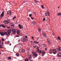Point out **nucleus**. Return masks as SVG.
I'll return each instance as SVG.
<instances>
[{"label":"nucleus","mask_w":61,"mask_h":61,"mask_svg":"<svg viewBox=\"0 0 61 61\" xmlns=\"http://www.w3.org/2000/svg\"><path fill=\"white\" fill-rule=\"evenodd\" d=\"M10 20H5L4 21V22L5 24H7L9 23H10Z\"/></svg>","instance_id":"f257e3e1"},{"label":"nucleus","mask_w":61,"mask_h":61,"mask_svg":"<svg viewBox=\"0 0 61 61\" xmlns=\"http://www.w3.org/2000/svg\"><path fill=\"white\" fill-rule=\"evenodd\" d=\"M32 54H33V56H34L35 57H36L37 56H38V54H36V53H35V52H32Z\"/></svg>","instance_id":"f03ea898"},{"label":"nucleus","mask_w":61,"mask_h":61,"mask_svg":"<svg viewBox=\"0 0 61 61\" xmlns=\"http://www.w3.org/2000/svg\"><path fill=\"white\" fill-rule=\"evenodd\" d=\"M26 39L25 37H24L22 38V39H21V41L22 42H25L26 41Z\"/></svg>","instance_id":"7ed1b4c3"},{"label":"nucleus","mask_w":61,"mask_h":61,"mask_svg":"<svg viewBox=\"0 0 61 61\" xmlns=\"http://www.w3.org/2000/svg\"><path fill=\"white\" fill-rule=\"evenodd\" d=\"M11 30H8V34L10 36V34H11Z\"/></svg>","instance_id":"20e7f679"},{"label":"nucleus","mask_w":61,"mask_h":61,"mask_svg":"<svg viewBox=\"0 0 61 61\" xmlns=\"http://www.w3.org/2000/svg\"><path fill=\"white\" fill-rule=\"evenodd\" d=\"M12 31L13 33H14V34H13V35H15V32H16V31L15 30V29H13L12 30Z\"/></svg>","instance_id":"39448f33"},{"label":"nucleus","mask_w":61,"mask_h":61,"mask_svg":"<svg viewBox=\"0 0 61 61\" xmlns=\"http://www.w3.org/2000/svg\"><path fill=\"white\" fill-rule=\"evenodd\" d=\"M4 35H6L7 36H9V35H8V33L7 34V32H4Z\"/></svg>","instance_id":"423d86ee"},{"label":"nucleus","mask_w":61,"mask_h":61,"mask_svg":"<svg viewBox=\"0 0 61 61\" xmlns=\"http://www.w3.org/2000/svg\"><path fill=\"white\" fill-rule=\"evenodd\" d=\"M7 14H9V15H11V11L10 10H9V11H7Z\"/></svg>","instance_id":"0eeeda50"},{"label":"nucleus","mask_w":61,"mask_h":61,"mask_svg":"<svg viewBox=\"0 0 61 61\" xmlns=\"http://www.w3.org/2000/svg\"><path fill=\"white\" fill-rule=\"evenodd\" d=\"M19 28H20V29H21V28H23V26L21 25L20 24H19L18 25Z\"/></svg>","instance_id":"6e6552de"},{"label":"nucleus","mask_w":61,"mask_h":61,"mask_svg":"<svg viewBox=\"0 0 61 61\" xmlns=\"http://www.w3.org/2000/svg\"><path fill=\"white\" fill-rule=\"evenodd\" d=\"M17 35H18V34H19L20 33V30H17Z\"/></svg>","instance_id":"1a4fd4ad"},{"label":"nucleus","mask_w":61,"mask_h":61,"mask_svg":"<svg viewBox=\"0 0 61 61\" xmlns=\"http://www.w3.org/2000/svg\"><path fill=\"white\" fill-rule=\"evenodd\" d=\"M56 50H54L53 51L54 54H56Z\"/></svg>","instance_id":"9d476101"},{"label":"nucleus","mask_w":61,"mask_h":61,"mask_svg":"<svg viewBox=\"0 0 61 61\" xmlns=\"http://www.w3.org/2000/svg\"><path fill=\"white\" fill-rule=\"evenodd\" d=\"M0 35L2 36H4V32H1L0 33Z\"/></svg>","instance_id":"9b49d317"},{"label":"nucleus","mask_w":61,"mask_h":61,"mask_svg":"<svg viewBox=\"0 0 61 61\" xmlns=\"http://www.w3.org/2000/svg\"><path fill=\"white\" fill-rule=\"evenodd\" d=\"M44 33V32L43 31L42 32V33L43 34V36H45V37H46V33Z\"/></svg>","instance_id":"f8f14e48"},{"label":"nucleus","mask_w":61,"mask_h":61,"mask_svg":"<svg viewBox=\"0 0 61 61\" xmlns=\"http://www.w3.org/2000/svg\"><path fill=\"white\" fill-rule=\"evenodd\" d=\"M50 51H49V53H50L51 54L52 53V52H53V50L52 49H51L50 50Z\"/></svg>","instance_id":"ddd939ff"},{"label":"nucleus","mask_w":61,"mask_h":61,"mask_svg":"<svg viewBox=\"0 0 61 61\" xmlns=\"http://www.w3.org/2000/svg\"><path fill=\"white\" fill-rule=\"evenodd\" d=\"M36 48L37 49V51H38V52H39V47L38 46H36Z\"/></svg>","instance_id":"4468645a"},{"label":"nucleus","mask_w":61,"mask_h":61,"mask_svg":"<svg viewBox=\"0 0 61 61\" xmlns=\"http://www.w3.org/2000/svg\"><path fill=\"white\" fill-rule=\"evenodd\" d=\"M25 52V49H23L22 50H21L22 53H24Z\"/></svg>","instance_id":"2eb2a0df"},{"label":"nucleus","mask_w":61,"mask_h":61,"mask_svg":"<svg viewBox=\"0 0 61 61\" xmlns=\"http://www.w3.org/2000/svg\"><path fill=\"white\" fill-rule=\"evenodd\" d=\"M61 56V53H59L58 54V57H60Z\"/></svg>","instance_id":"dca6fc26"},{"label":"nucleus","mask_w":61,"mask_h":61,"mask_svg":"<svg viewBox=\"0 0 61 61\" xmlns=\"http://www.w3.org/2000/svg\"><path fill=\"white\" fill-rule=\"evenodd\" d=\"M42 54H44V55H42V56H44L45 54H45V52L44 51H42V52H41Z\"/></svg>","instance_id":"f3484780"},{"label":"nucleus","mask_w":61,"mask_h":61,"mask_svg":"<svg viewBox=\"0 0 61 61\" xmlns=\"http://www.w3.org/2000/svg\"><path fill=\"white\" fill-rule=\"evenodd\" d=\"M48 43L49 45H50L51 44V42H50V41H48Z\"/></svg>","instance_id":"a211bd4d"},{"label":"nucleus","mask_w":61,"mask_h":61,"mask_svg":"<svg viewBox=\"0 0 61 61\" xmlns=\"http://www.w3.org/2000/svg\"><path fill=\"white\" fill-rule=\"evenodd\" d=\"M4 14L3 13H2L1 14V15H0V17H1V16L2 17H3V16H4Z\"/></svg>","instance_id":"6ab92c4d"},{"label":"nucleus","mask_w":61,"mask_h":61,"mask_svg":"<svg viewBox=\"0 0 61 61\" xmlns=\"http://www.w3.org/2000/svg\"><path fill=\"white\" fill-rule=\"evenodd\" d=\"M58 50L59 51H61V49L60 47L58 48Z\"/></svg>","instance_id":"aec40b11"},{"label":"nucleus","mask_w":61,"mask_h":61,"mask_svg":"<svg viewBox=\"0 0 61 61\" xmlns=\"http://www.w3.org/2000/svg\"><path fill=\"white\" fill-rule=\"evenodd\" d=\"M1 26H2V27H3L4 28H5V26H4L3 24H2Z\"/></svg>","instance_id":"412c9836"},{"label":"nucleus","mask_w":61,"mask_h":61,"mask_svg":"<svg viewBox=\"0 0 61 61\" xmlns=\"http://www.w3.org/2000/svg\"><path fill=\"white\" fill-rule=\"evenodd\" d=\"M32 23H33V24H34V25H35V24H36V22H35V21H33L32 22Z\"/></svg>","instance_id":"4be33fe9"},{"label":"nucleus","mask_w":61,"mask_h":61,"mask_svg":"<svg viewBox=\"0 0 61 61\" xmlns=\"http://www.w3.org/2000/svg\"><path fill=\"white\" fill-rule=\"evenodd\" d=\"M34 43H36V44H38V43H39V42L36 41H34Z\"/></svg>","instance_id":"5701e85b"},{"label":"nucleus","mask_w":61,"mask_h":61,"mask_svg":"<svg viewBox=\"0 0 61 61\" xmlns=\"http://www.w3.org/2000/svg\"><path fill=\"white\" fill-rule=\"evenodd\" d=\"M61 15V13H59L58 14V15L59 16V15Z\"/></svg>","instance_id":"b1692460"},{"label":"nucleus","mask_w":61,"mask_h":61,"mask_svg":"<svg viewBox=\"0 0 61 61\" xmlns=\"http://www.w3.org/2000/svg\"><path fill=\"white\" fill-rule=\"evenodd\" d=\"M16 37H19V34H17V35L16 36Z\"/></svg>","instance_id":"393cba45"},{"label":"nucleus","mask_w":61,"mask_h":61,"mask_svg":"<svg viewBox=\"0 0 61 61\" xmlns=\"http://www.w3.org/2000/svg\"><path fill=\"white\" fill-rule=\"evenodd\" d=\"M42 45L44 47H46V45L45 44H43Z\"/></svg>","instance_id":"a878e982"},{"label":"nucleus","mask_w":61,"mask_h":61,"mask_svg":"<svg viewBox=\"0 0 61 61\" xmlns=\"http://www.w3.org/2000/svg\"><path fill=\"white\" fill-rule=\"evenodd\" d=\"M42 51L41 50H40L39 53L40 54H41V53H42Z\"/></svg>","instance_id":"bb28decb"},{"label":"nucleus","mask_w":61,"mask_h":61,"mask_svg":"<svg viewBox=\"0 0 61 61\" xmlns=\"http://www.w3.org/2000/svg\"><path fill=\"white\" fill-rule=\"evenodd\" d=\"M45 15L46 16H47V13H45Z\"/></svg>","instance_id":"cd10ccee"},{"label":"nucleus","mask_w":61,"mask_h":61,"mask_svg":"<svg viewBox=\"0 0 61 61\" xmlns=\"http://www.w3.org/2000/svg\"><path fill=\"white\" fill-rule=\"evenodd\" d=\"M16 56H19V53H18L16 54Z\"/></svg>","instance_id":"c85d7f7f"},{"label":"nucleus","mask_w":61,"mask_h":61,"mask_svg":"<svg viewBox=\"0 0 61 61\" xmlns=\"http://www.w3.org/2000/svg\"><path fill=\"white\" fill-rule=\"evenodd\" d=\"M58 39H59V40H60L61 39V38H60V37L59 36L58 37Z\"/></svg>","instance_id":"c756f323"},{"label":"nucleus","mask_w":61,"mask_h":61,"mask_svg":"<svg viewBox=\"0 0 61 61\" xmlns=\"http://www.w3.org/2000/svg\"><path fill=\"white\" fill-rule=\"evenodd\" d=\"M11 59V57H8V59Z\"/></svg>","instance_id":"7c9ffc66"},{"label":"nucleus","mask_w":61,"mask_h":61,"mask_svg":"<svg viewBox=\"0 0 61 61\" xmlns=\"http://www.w3.org/2000/svg\"><path fill=\"white\" fill-rule=\"evenodd\" d=\"M5 40V39L4 38H2L1 39V41H4Z\"/></svg>","instance_id":"2f4dec72"},{"label":"nucleus","mask_w":61,"mask_h":61,"mask_svg":"<svg viewBox=\"0 0 61 61\" xmlns=\"http://www.w3.org/2000/svg\"><path fill=\"white\" fill-rule=\"evenodd\" d=\"M25 61H28V59L26 58L25 59Z\"/></svg>","instance_id":"473e14b6"},{"label":"nucleus","mask_w":61,"mask_h":61,"mask_svg":"<svg viewBox=\"0 0 61 61\" xmlns=\"http://www.w3.org/2000/svg\"><path fill=\"white\" fill-rule=\"evenodd\" d=\"M11 26H13V27H14L15 25L14 24H13L12 25H11Z\"/></svg>","instance_id":"72a5a7b5"},{"label":"nucleus","mask_w":61,"mask_h":61,"mask_svg":"<svg viewBox=\"0 0 61 61\" xmlns=\"http://www.w3.org/2000/svg\"><path fill=\"white\" fill-rule=\"evenodd\" d=\"M41 30V29L40 28H39V32Z\"/></svg>","instance_id":"f704fd0d"},{"label":"nucleus","mask_w":61,"mask_h":61,"mask_svg":"<svg viewBox=\"0 0 61 61\" xmlns=\"http://www.w3.org/2000/svg\"><path fill=\"white\" fill-rule=\"evenodd\" d=\"M46 20V19L45 18H44L43 19V21H45Z\"/></svg>","instance_id":"c9c22d12"},{"label":"nucleus","mask_w":61,"mask_h":61,"mask_svg":"<svg viewBox=\"0 0 61 61\" xmlns=\"http://www.w3.org/2000/svg\"><path fill=\"white\" fill-rule=\"evenodd\" d=\"M4 13H5V11H3L2 14H4Z\"/></svg>","instance_id":"e433bc0d"},{"label":"nucleus","mask_w":61,"mask_h":61,"mask_svg":"<svg viewBox=\"0 0 61 61\" xmlns=\"http://www.w3.org/2000/svg\"><path fill=\"white\" fill-rule=\"evenodd\" d=\"M48 14V15H49V16H50V13H49Z\"/></svg>","instance_id":"4c0bfd02"},{"label":"nucleus","mask_w":61,"mask_h":61,"mask_svg":"<svg viewBox=\"0 0 61 61\" xmlns=\"http://www.w3.org/2000/svg\"><path fill=\"white\" fill-rule=\"evenodd\" d=\"M33 13L34 14H35V15H36V13L35 12H33Z\"/></svg>","instance_id":"58836bf2"},{"label":"nucleus","mask_w":61,"mask_h":61,"mask_svg":"<svg viewBox=\"0 0 61 61\" xmlns=\"http://www.w3.org/2000/svg\"><path fill=\"white\" fill-rule=\"evenodd\" d=\"M31 57H32V56H29V58H31Z\"/></svg>","instance_id":"ea45409f"},{"label":"nucleus","mask_w":61,"mask_h":61,"mask_svg":"<svg viewBox=\"0 0 61 61\" xmlns=\"http://www.w3.org/2000/svg\"><path fill=\"white\" fill-rule=\"evenodd\" d=\"M25 37L27 38V36H25Z\"/></svg>","instance_id":"a19ab883"},{"label":"nucleus","mask_w":61,"mask_h":61,"mask_svg":"<svg viewBox=\"0 0 61 61\" xmlns=\"http://www.w3.org/2000/svg\"><path fill=\"white\" fill-rule=\"evenodd\" d=\"M47 13H48H48H49V11H47Z\"/></svg>","instance_id":"79ce46f5"},{"label":"nucleus","mask_w":61,"mask_h":61,"mask_svg":"<svg viewBox=\"0 0 61 61\" xmlns=\"http://www.w3.org/2000/svg\"><path fill=\"white\" fill-rule=\"evenodd\" d=\"M16 16H14V17L13 18H16Z\"/></svg>","instance_id":"37998d69"},{"label":"nucleus","mask_w":61,"mask_h":61,"mask_svg":"<svg viewBox=\"0 0 61 61\" xmlns=\"http://www.w3.org/2000/svg\"><path fill=\"white\" fill-rule=\"evenodd\" d=\"M30 19V18H28V21H29V20Z\"/></svg>","instance_id":"c03bdc74"},{"label":"nucleus","mask_w":61,"mask_h":61,"mask_svg":"<svg viewBox=\"0 0 61 61\" xmlns=\"http://www.w3.org/2000/svg\"><path fill=\"white\" fill-rule=\"evenodd\" d=\"M7 28H10V27H7Z\"/></svg>","instance_id":"a18cd8bd"},{"label":"nucleus","mask_w":61,"mask_h":61,"mask_svg":"<svg viewBox=\"0 0 61 61\" xmlns=\"http://www.w3.org/2000/svg\"><path fill=\"white\" fill-rule=\"evenodd\" d=\"M32 16V15H30L29 16Z\"/></svg>","instance_id":"49530a36"},{"label":"nucleus","mask_w":61,"mask_h":61,"mask_svg":"<svg viewBox=\"0 0 61 61\" xmlns=\"http://www.w3.org/2000/svg\"><path fill=\"white\" fill-rule=\"evenodd\" d=\"M32 39H34V37H32Z\"/></svg>","instance_id":"de8ad7c7"},{"label":"nucleus","mask_w":61,"mask_h":61,"mask_svg":"<svg viewBox=\"0 0 61 61\" xmlns=\"http://www.w3.org/2000/svg\"><path fill=\"white\" fill-rule=\"evenodd\" d=\"M10 46H11V44L10 43L9 44Z\"/></svg>","instance_id":"09e8293b"},{"label":"nucleus","mask_w":61,"mask_h":61,"mask_svg":"<svg viewBox=\"0 0 61 61\" xmlns=\"http://www.w3.org/2000/svg\"><path fill=\"white\" fill-rule=\"evenodd\" d=\"M31 19H32V20H33V17H31Z\"/></svg>","instance_id":"8fccbe9b"},{"label":"nucleus","mask_w":61,"mask_h":61,"mask_svg":"<svg viewBox=\"0 0 61 61\" xmlns=\"http://www.w3.org/2000/svg\"><path fill=\"white\" fill-rule=\"evenodd\" d=\"M1 44V41H0V44Z\"/></svg>","instance_id":"3c124183"},{"label":"nucleus","mask_w":61,"mask_h":61,"mask_svg":"<svg viewBox=\"0 0 61 61\" xmlns=\"http://www.w3.org/2000/svg\"><path fill=\"white\" fill-rule=\"evenodd\" d=\"M45 50H47V49H46V48H45Z\"/></svg>","instance_id":"603ef678"},{"label":"nucleus","mask_w":61,"mask_h":61,"mask_svg":"<svg viewBox=\"0 0 61 61\" xmlns=\"http://www.w3.org/2000/svg\"><path fill=\"white\" fill-rule=\"evenodd\" d=\"M48 20H49V21H50V19L48 18Z\"/></svg>","instance_id":"864d4df0"},{"label":"nucleus","mask_w":61,"mask_h":61,"mask_svg":"<svg viewBox=\"0 0 61 61\" xmlns=\"http://www.w3.org/2000/svg\"><path fill=\"white\" fill-rule=\"evenodd\" d=\"M25 1H24L23 2V3H25Z\"/></svg>","instance_id":"5fc2aeb1"},{"label":"nucleus","mask_w":61,"mask_h":61,"mask_svg":"<svg viewBox=\"0 0 61 61\" xmlns=\"http://www.w3.org/2000/svg\"><path fill=\"white\" fill-rule=\"evenodd\" d=\"M0 48H3V47H0Z\"/></svg>","instance_id":"6e6d98bb"},{"label":"nucleus","mask_w":61,"mask_h":61,"mask_svg":"<svg viewBox=\"0 0 61 61\" xmlns=\"http://www.w3.org/2000/svg\"><path fill=\"white\" fill-rule=\"evenodd\" d=\"M42 8H44V7L43 6L42 7Z\"/></svg>","instance_id":"4d7b16f0"},{"label":"nucleus","mask_w":61,"mask_h":61,"mask_svg":"<svg viewBox=\"0 0 61 61\" xmlns=\"http://www.w3.org/2000/svg\"><path fill=\"white\" fill-rule=\"evenodd\" d=\"M41 6H44V5H41Z\"/></svg>","instance_id":"13d9d810"},{"label":"nucleus","mask_w":61,"mask_h":61,"mask_svg":"<svg viewBox=\"0 0 61 61\" xmlns=\"http://www.w3.org/2000/svg\"><path fill=\"white\" fill-rule=\"evenodd\" d=\"M15 19V18H13V20H14Z\"/></svg>","instance_id":"bf43d9fd"},{"label":"nucleus","mask_w":61,"mask_h":61,"mask_svg":"<svg viewBox=\"0 0 61 61\" xmlns=\"http://www.w3.org/2000/svg\"><path fill=\"white\" fill-rule=\"evenodd\" d=\"M36 46H35L34 47V48H35V47H36Z\"/></svg>","instance_id":"052dcab7"},{"label":"nucleus","mask_w":61,"mask_h":61,"mask_svg":"<svg viewBox=\"0 0 61 61\" xmlns=\"http://www.w3.org/2000/svg\"><path fill=\"white\" fill-rule=\"evenodd\" d=\"M1 55V53L0 52V55Z\"/></svg>","instance_id":"680f3d73"},{"label":"nucleus","mask_w":61,"mask_h":61,"mask_svg":"<svg viewBox=\"0 0 61 61\" xmlns=\"http://www.w3.org/2000/svg\"><path fill=\"white\" fill-rule=\"evenodd\" d=\"M9 41H8V43H9Z\"/></svg>","instance_id":"e2e57ef3"},{"label":"nucleus","mask_w":61,"mask_h":61,"mask_svg":"<svg viewBox=\"0 0 61 61\" xmlns=\"http://www.w3.org/2000/svg\"><path fill=\"white\" fill-rule=\"evenodd\" d=\"M2 46V45H0V47H1V46Z\"/></svg>","instance_id":"0e129e2a"},{"label":"nucleus","mask_w":61,"mask_h":61,"mask_svg":"<svg viewBox=\"0 0 61 61\" xmlns=\"http://www.w3.org/2000/svg\"><path fill=\"white\" fill-rule=\"evenodd\" d=\"M2 45H3V42H2Z\"/></svg>","instance_id":"69168bd1"},{"label":"nucleus","mask_w":61,"mask_h":61,"mask_svg":"<svg viewBox=\"0 0 61 61\" xmlns=\"http://www.w3.org/2000/svg\"><path fill=\"white\" fill-rule=\"evenodd\" d=\"M0 26H1V25H0Z\"/></svg>","instance_id":"338daca9"},{"label":"nucleus","mask_w":61,"mask_h":61,"mask_svg":"<svg viewBox=\"0 0 61 61\" xmlns=\"http://www.w3.org/2000/svg\"><path fill=\"white\" fill-rule=\"evenodd\" d=\"M31 42H32V41H31Z\"/></svg>","instance_id":"774afa93"}]
</instances>
